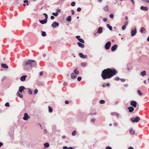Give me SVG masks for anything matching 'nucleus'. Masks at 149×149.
I'll return each instance as SVG.
<instances>
[{
    "label": "nucleus",
    "instance_id": "50",
    "mask_svg": "<svg viewBox=\"0 0 149 149\" xmlns=\"http://www.w3.org/2000/svg\"><path fill=\"white\" fill-rule=\"evenodd\" d=\"M107 18H103V21L104 22H106L107 21Z\"/></svg>",
    "mask_w": 149,
    "mask_h": 149
},
{
    "label": "nucleus",
    "instance_id": "35",
    "mask_svg": "<svg viewBox=\"0 0 149 149\" xmlns=\"http://www.w3.org/2000/svg\"><path fill=\"white\" fill-rule=\"evenodd\" d=\"M52 14L55 16H57L58 14L57 12H56V13H53Z\"/></svg>",
    "mask_w": 149,
    "mask_h": 149
},
{
    "label": "nucleus",
    "instance_id": "23",
    "mask_svg": "<svg viewBox=\"0 0 149 149\" xmlns=\"http://www.w3.org/2000/svg\"><path fill=\"white\" fill-rule=\"evenodd\" d=\"M1 66L2 68H8V66L5 64H1Z\"/></svg>",
    "mask_w": 149,
    "mask_h": 149
},
{
    "label": "nucleus",
    "instance_id": "30",
    "mask_svg": "<svg viewBox=\"0 0 149 149\" xmlns=\"http://www.w3.org/2000/svg\"><path fill=\"white\" fill-rule=\"evenodd\" d=\"M137 93L140 96H142L143 95L142 93L141 92V91L139 90H137Z\"/></svg>",
    "mask_w": 149,
    "mask_h": 149
},
{
    "label": "nucleus",
    "instance_id": "14",
    "mask_svg": "<svg viewBox=\"0 0 149 149\" xmlns=\"http://www.w3.org/2000/svg\"><path fill=\"white\" fill-rule=\"evenodd\" d=\"M77 45L80 47L84 48L85 47L84 45L79 42H77Z\"/></svg>",
    "mask_w": 149,
    "mask_h": 149
},
{
    "label": "nucleus",
    "instance_id": "4",
    "mask_svg": "<svg viewBox=\"0 0 149 149\" xmlns=\"http://www.w3.org/2000/svg\"><path fill=\"white\" fill-rule=\"evenodd\" d=\"M111 45V42L110 41H109L107 42L105 45V48L106 49H109Z\"/></svg>",
    "mask_w": 149,
    "mask_h": 149
},
{
    "label": "nucleus",
    "instance_id": "21",
    "mask_svg": "<svg viewBox=\"0 0 149 149\" xmlns=\"http://www.w3.org/2000/svg\"><path fill=\"white\" fill-rule=\"evenodd\" d=\"M146 31V29L144 27H142L140 29V32L141 33H143L144 32V33L145 32V31Z\"/></svg>",
    "mask_w": 149,
    "mask_h": 149
},
{
    "label": "nucleus",
    "instance_id": "6",
    "mask_svg": "<svg viewBox=\"0 0 149 149\" xmlns=\"http://www.w3.org/2000/svg\"><path fill=\"white\" fill-rule=\"evenodd\" d=\"M30 118V116L28 115L27 113H25L24 114V116L23 118V119L24 120H26L28 118Z\"/></svg>",
    "mask_w": 149,
    "mask_h": 149
},
{
    "label": "nucleus",
    "instance_id": "32",
    "mask_svg": "<svg viewBox=\"0 0 149 149\" xmlns=\"http://www.w3.org/2000/svg\"><path fill=\"white\" fill-rule=\"evenodd\" d=\"M44 146L45 147L47 148L49 147V144L48 143H46L44 144Z\"/></svg>",
    "mask_w": 149,
    "mask_h": 149
},
{
    "label": "nucleus",
    "instance_id": "41",
    "mask_svg": "<svg viewBox=\"0 0 149 149\" xmlns=\"http://www.w3.org/2000/svg\"><path fill=\"white\" fill-rule=\"evenodd\" d=\"M126 28V26H125V25H123L122 27V29L123 30H124Z\"/></svg>",
    "mask_w": 149,
    "mask_h": 149
},
{
    "label": "nucleus",
    "instance_id": "63",
    "mask_svg": "<svg viewBox=\"0 0 149 149\" xmlns=\"http://www.w3.org/2000/svg\"><path fill=\"white\" fill-rule=\"evenodd\" d=\"M128 86V85L127 84H125L124 85V86L127 87Z\"/></svg>",
    "mask_w": 149,
    "mask_h": 149
},
{
    "label": "nucleus",
    "instance_id": "33",
    "mask_svg": "<svg viewBox=\"0 0 149 149\" xmlns=\"http://www.w3.org/2000/svg\"><path fill=\"white\" fill-rule=\"evenodd\" d=\"M42 32V35L43 36H46V33L45 31H41Z\"/></svg>",
    "mask_w": 149,
    "mask_h": 149
},
{
    "label": "nucleus",
    "instance_id": "16",
    "mask_svg": "<svg viewBox=\"0 0 149 149\" xmlns=\"http://www.w3.org/2000/svg\"><path fill=\"white\" fill-rule=\"evenodd\" d=\"M39 22L42 24H44L46 23L47 22V20H46V19H44L43 20H39Z\"/></svg>",
    "mask_w": 149,
    "mask_h": 149
},
{
    "label": "nucleus",
    "instance_id": "29",
    "mask_svg": "<svg viewBox=\"0 0 149 149\" xmlns=\"http://www.w3.org/2000/svg\"><path fill=\"white\" fill-rule=\"evenodd\" d=\"M107 27L110 30H112V27L111 26H110L109 24H107Z\"/></svg>",
    "mask_w": 149,
    "mask_h": 149
},
{
    "label": "nucleus",
    "instance_id": "57",
    "mask_svg": "<svg viewBox=\"0 0 149 149\" xmlns=\"http://www.w3.org/2000/svg\"><path fill=\"white\" fill-rule=\"evenodd\" d=\"M132 69L131 68H128V67H127V70H128V71H130V70H132Z\"/></svg>",
    "mask_w": 149,
    "mask_h": 149
},
{
    "label": "nucleus",
    "instance_id": "39",
    "mask_svg": "<svg viewBox=\"0 0 149 149\" xmlns=\"http://www.w3.org/2000/svg\"><path fill=\"white\" fill-rule=\"evenodd\" d=\"M75 4L76 3L74 2H73L71 3V6H75Z\"/></svg>",
    "mask_w": 149,
    "mask_h": 149
},
{
    "label": "nucleus",
    "instance_id": "12",
    "mask_svg": "<svg viewBox=\"0 0 149 149\" xmlns=\"http://www.w3.org/2000/svg\"><path fill=\"white\" fill-rule=\"evenodd\" d=\"M111 115L112 116H115L117 117V118H118L119 116V114L118 113L115 112L111 113Z\"/></svg>",
    "mask_w": 149,
    "mask_h": 149
},
{
    "label": "nucleus",
    "instance_id": "36",
    "mask_svg": "<svg viewBox=\"0 0 149 149\" xmlns=\"http://www.w3.org/2000/svg\"><path fill=\"white\" fill-rule=\"evenodd\" d=\"M79 40L82 43H84V40L82 38L79 39Z\"/></svg>",
    "mask_w": 149,
    "mask_h": 149
},
{
    "label": "nucleus",
    "instance_id": "1",
    "mask_svg": "<svg viewBox=\"0 0 149 149\" xmlns=\"http://www.w3.org/2000/svg\"><path fill=\"white\" fill-rule=\"evenodd\" d=\"M118 71L114 68H108L102 71L101 76L104 80L107 78L110 79L117 73Z\"/></svg>",
    "mask_w": 149,
    "mask_h": 149
},
{
    "label": "nucleus",
    "instance_id": "56",
    "mask_svg": "<svg viewBox=\"0 0 149 149\" xmlns=\"http://www.w3.org/2000/svg\"><path fill=\"white\" fill-rule=\"evenodd\" d=\"M118 124L117 122H115L113 125L115 126H116Z\"/></svg>",
    "mask_w": 149,
    "mask_h": 149
},
{
    "label": "nucleus",
    "instance_id": "59",
    "mask_svg": "<svg viewBox=\"0 0 149 149\" xmlns=\"http://www.w3.org/2000/svg\"><path fill=\"white\" fill-rule=\"evenodd\" d=\"M29 94H32V91H31L30 90V89L29 91Z\"/></svg>",
    "mask_w": 149,
    "mask_h": 149
},
{
    "label": "nucleus",
    "instance_id": "13",
    "mask_svg": "<svg viewBox=\"0 0 149 149\" xmlns=\"http://www.w3.org/2000/svg\"><path fill=\"white\" fill-rule=\"evenodd\" d=\"M140 9L142 10L146 11L148 10V8L147 7H144L143 6H142L140 7Z\"/></svg>",
    "mask_w": 149,
    "mask_h": 149
},
{
    "label": "nucleus",
    "instance_id": "26",
    "mask_svg": "<svg viewBox=\"0 0 149 149\" xmlns=\"http://www.w3.org/2000/svg\"><path fill=\"white\" fill-rule=\"evenodd\" d=\"M77 68L75 69L74 71V72L75 74H79V72L78 70H77Z\"/></svg>",
    "mask_w": 149,
    "mask_h": 149
},
{
    "label": "nucleus",
    "instance_id": "9",
    "mask_svg": "<svg viewBox=\"0 0 149 149\" xmlns=\"http://www.w3.org/2000/svg\"><path fill=\"white\" fill-rule=\"evenodd\" d=\"M25 88L24 86H20L19 87V91L20 92L22 93Z\"/></svg>",
    "mask_w": 149,
    "mask_h": 149
},
{
    "label": "nucleus",
    "instance_id": "24",
    "mask_svg": "<svg viewBox=\"0 0 149 149\" xmlns=\"http://www.w3.org/2000/svg\"><path fill=\"white\" fill-rule=\"evenodd\" d=\"M108 8H109L108 5H107L104 7L103 10L105 11L106 12L108 10Z\"/></svg>",
    "mask_w": 149,
    "mask_h": 149
},
{
    "label": "nucleus",
    "instance_id": "42",
    "mask_svg": "<svg viewBox=\"0 0 149 149\" xmlns=\"http://www.w3.org/2000/svg\"><path fill=\"white\" fill-rule=\"evenodd\" d=\"M95 119H94V118L92 119L91 120L90 122H91L94 123L95 121Z\"/></svg>",
    "mask_w": 149,
    "mask_h": 149
},
{
    "label": "nucleus",
    "instance_id": "37",
    "mask_svg": "<svg viewBox=\"0 0 149 149\" xmlns=\"http://www.w3.org/2000/svg\"><path fill=\"white\" fill-rule=\"evenodd\" d=\"M76 131H75V130L72 133V135L73 136H75L76 134Z\"/></svg>",
    "mask_w": 149,
    "mask_h": 149
},
{
    "label": "nucleus",
    "instance_id": "22",
    "mask_svg": "<svg viewBox=\"0 0 149 149\" xmlns=\"http://www.w3.org/2000/svg\"><path fill=\"white\" fill-rule=\"evenodd\" d=\"M146 72L144 70L141 72L140 75L142 76H144L146 75Z\"/></svg>",
    "mask_w": 149,
    "mask_h": 149
},
{
    "label": "nucleus",
    "instance_id": "48",
    "mask_svg": "<svg viewBox=\"0 0 149 149\" xmlns=\"http://www.w3.org/2000/svg\"><path fill=\"white\" fill-rule=\"evenodd\" d=\"M120 79L119 78V77H116L115 78V79L116 80H117V81H118V80H119V79Z\"/></svg>",
    "mask_w": 149,
    "mask_h": 149
},
{
    "label": "nucleus",
    "instance_id": "49",
    "mask_svg": "<svg viewBox=\"0 0 149 149\" xmlns=\"http://www.w3.org/2000/svg\"><path fill=\"white\" fill-rule=\"evenodd\" d=\"M128 21H125L124 23L125 26H127L128 25Z\"/></svg>",
    "mask_w": 149,
    "mask_h": 149
},
{
    "label": "nucleus",
    "instance_id": "38",
    "mask_svg": "<svg viewBox=\"0 0 149 149\" xmlns=\"http://www.w3.org/2000/svg\"><path fill=\"white\" fill-rule=\"evenodd\" d=\"M100 102L101 104H103L105 103V101L104 100H101L100 101Z\"/></svg>",
    "mask_w": 149,
    "mask_h": 149
},
{
    "label": "nucleus",
    "instance_id": "40",
    "mask_svg": "<svg viewBox=\"0 0 149 149\" xmlns=\"http://www.w3.org/2000/svg\"><path fill=\"white\" fill-rule=\"evenodd\" d=\"M109 17L111 18H113L114 17V15L112 14H111L109 15Z\"/></svg>",
    "mask_w": 149,
    "mask_h": 149
},
{
    "label": "nucleus",
    "instance_id": "62",
    "mask_svg": "<svg viewBox=\"0 0 149 149\" xmlns=\"http://www.w3.org/2000/svg\"><path fill=\"white\" fill-rule=\"evenodd\" d=\"M43 132L44 133L46 134L47 133V131L46 130L44 129Z\"/></svg>",
    "mask_w": 149,
    "mask_h": 149
},
{
    "label": "nucleus",
    "instance_id": "64",
    "mask_svg": "<svg viewBox=\"0 0 149 149\" xmlns=\"http://www.w3.org/2000/svg\"><path fill=\"white\" fill-rule=\"evenodd\" d=\"M43 74V72H41L40 73V75L42 76Z\"/></svg>",
    "mask_w": 149,
    "mask_h": 149
},
{
    "label": "nucleus",
    "instance_id": "54",
    "mask_svg": "<svg viewBox=\"0 0 149 149\" xmlns=\"http://www.w3.org/2000/svg\"><path fill=\"white\" fill-rule=\"evenodd\" d=\"M106 149H112V148L110 146H107L106 147Z\"/></svg>",
    "mask_w": 149,
    "mask_h": 149
},
{
    "label": "nucleus",
    "instance_id": "11",
    "mask_svg": "<svg viewBox=\"0 0 149 149\" xmlns=\"http://www.w3.org/2000/svg\"><path fill=\"white\" fill-rule=\"evenodd\" d=\"M27 76L26 75H24L21 76L20 79L21 81H24L25 80Z\"/></svg>",
    "mask_w": 149,
    "mask_h": 149
},
{
    "label": "nucleus",
    "instance_id": "61",
    "mask_svg": "<svg viewBox=\"0 0 149 149\" xmlns=\"http://www.w3.org/2000/svg\"><path fill=\"white\" fill-rule=\"evenodd\" d=\"M69 103V102L68 100H66L65 101V103L66 104H68Z\"/></svg>",
    "mask_w": 149,
    "mask_h": 149
},
{
    "label": "nucleus",
    "instance_id": "52",
    "mask_svg": "<svg viewBox=\"0 0 149 149\" xmlns=\"http://www.w3.org/2000/svg\"><path fill=\"white\" fill-rule=\"evenodd\" d=\"M120 79L121 80V81L122 82H123L125 81V80L124 79Z\"/></svg>",
    "mask_w": 149,
    "mask_h": 149
},
{
    "label": "nucleus",
    "instance_id": "31",
    "mask_svg": "<svg viewBox=\"0 0 149 149\" xmlns=\"http://www.w3.org/2000/svg\"><path fill=\"white\" fill-rule=\"evenodd\" d=\"M63 149H73L72 147H69L68 148L67 147L64 146L63 147Z\"/></svg>",
    "mask_w": 149,
    "mask_h": 149
},
{
    "label": "nucleus",
    "instance_id": "2",
    "mask_svg": "<svg viewBox=\"0 0 149 149\" xmlns=\"http://www.w3.org/2000/svg\"><path fill=\"white\" fill-rule=\"evenodd\" d=\"M36 65V63L34 60H29L23 65L24 69L28 70L30 67H35Z\"/></svg>",
    "mask_w": 149,
    "mask_h": 149
},
{
    "label": "nucleus",
    "instance_id": "5",
    "mask_svg": "<svg viewBox=\"0 0 149 149\" xmlns=\"http://www.w3.org/2000/svg\"><path fill=\"white\" fill-rule=\"evenodd\" d=\"M137 32L136 27H135L134 29L132 30L131 32V35L133 36L135 35Z\"/></svg>",
    "mask_w": 149,
    "mask_h": 149
},
{
    "label": "nucleus",
    "instance_id": "7",
    "mask_svg": "<svg viewBox=\"0 0 149 149\" xmlns=\"http://www.w3.org/2000/svg\"><path fill=\"white\" fill-rule=\"evenodd\" d=\"M130 104L134 107H136L137 106V102L135 101H132L131 102Z\"/></svg>",
    "mask_w": 149,
    "mask_h": 149
},
{
    "label": "nucleus",
    "instance_id": "44",
    "mask_svg": "<svg viewBox=\"0 0 149 149\" xmlns=\"http://www.w3.org/2000/svg\"><path fill=\"white\" fill-rule=\"evenodd\" d=\"M81 79V77H79L77 78V79L78 81H80Z\"/></svg>",
    "mask_w": 149,
    "mask_h": 149
},
{
    "label": "nucleus",
    "instance_id": "46",
    "mask_svg": "<svg viewBox=\"0 0 149 149\" xmlns=\"http://www.w3.org/2000/svg\"><path fill=\"white\" fill-rule=\"evenodd\" d=\"M38 90L37 89H35V90H34V93L35 94H36L37 93H38Z\"/></svg>",
    "mask_w": 149,
    "mask_h": 149
},
{
    "label": "nucleus",
    "instance_id": "45",
    "mask_svg": "<svg viewBox=\"0 0 149 149\" xmlns=\"http://www.w3.org/2000/svg\"><path fill=\"white\" fill-rule=\"evenodd\" d=\"M5 106L6 107H9L10 106L9 103L8 102H6L5 104Z\"/></svg>",
    "mask_w": 149,
    "mask_h": 149
},
{
    "label": "nucleus",
    "instance_id": "27",
    "mask_svg": "<svg viewBox=\"0 0 149 149\" xmlns=\"http://www.w3.org/2000/svg\"><path fill=\"white\" fill-rule=\"evenodd\" d=\"M49 111V113H52L53 111V109L50 106H48Z\"/></svg>",
    "mask_w": 149,
    "mask_h": 149
},
{
    "label": "nucleus",
    "instance_id": "43",
    "mask_svg": "<svg viewBox=\"0 0 149 149\" xmlns=\"http://www.w3.org/2000/svg\"><path fill=\"white\" fill-rule=\"evenodd\" d=\"M28 2V1L27 0H25L24 1V3H27V5H29Z\"/></svg>",
    "mask_w": 149,
    "mask_h": 149
},
{
    "label": "nucleus",
    "instance_id": "55",
    "mask_svg": "<svg viewBox=\"0 0 149 149\" xmlns=\"http://www.w3.org/2000/svg\"><path fill=\"white\" fill-rule=\"evenodd\" d=\"M76 38L78 39L79 40V39H80L79 38L80 37V36H76Z\"/></svg>",
    "mask_w": 149,
    "mask_h": 149
},
{
    "label": "nucleus",
    "instance_id": "20",
    "mask_svg": "<svg viewBox=\"0 0 149 149\" xmlns=\"http://www.w3.org/2000/svg\"><path fill=\"white\" fill-rule=\"evenodd\" d=\"M129 132L131 134H135V131L133 130L132 128H130L129 129Z\"/></svg>",
    "mask_w": 149,
    "mask_h": 149
},
{
    "label": "nucleus",
    "instance_id": "25",
    "mask_svg": "<svg viewBox=\"0 0 149 149\" xmlns=\"http://www.w3.org/2000/svg\"><path fill=\"white\" fill-rule=\"evenodd\" d=\"M66 20L68 22L70 21L71 20V16L70 15L68 16L66 18Z\"/></svg>",
    "mask_w": 149,
    "mask_h": 149
},
{
    "label": "nucleus",
    "instance_id": "34",
    "mask_svg": "<svg viewBox=\"0 0 149 149\" xmlns=\"http://www.w3.org/2000/svg\"><path fill=\"white\" fill-rule=\"evenodd\" d=\"M17 95H18V96H19L20 98H22L23 97V95H22V94L19 93V92H17Z\"/></svg>",
    "mask_w": 149,
    "mask_h": 149
},
{
    "label": "nucleus",
    "instance_id": "17",
    "mask_svg": "<svg viewBox=\"0 0 149 149\" xmlns=\"http://www.w3.org/2000/svg\"><path fill=\"white\" fill-rule=\"evenodd\" d=\"M128 109L129 112H132L134 111V109L132 107H130L128 108Z\"/></svg>",
    "mask_w": 149,
    "mask_h": 149
},
{
    "label": "nucleus",
    "instance_id": "18",
    "mask_svg": "<svg viewBox=\"0 0 149 149\" xmlns=\"http://www.w3.org/2000/svg\"><path fill=\"white\" fill-rule=\"evenodd\" d=\"M102 29L101 27H100L99 28L98 30L97 31V33H102Z\"/></svg>",
    "mask_w": 149,
    "mask_h": 149
},
{
    "label": "nucleus",
    "instance_id": "15",
    "mask_svg": "<svg viewBox=\"0 0 149 149\" xmlns=\"http://www.w3.org/2000/svg\"><path fill=\"white\" fill-rule=\"evenodd\" d=\"M79 55L81 57L83 58H86L87 57L86 55H84L82 53H79Z\"/></svg>",
    "mask_w": 149,
    "mask_h": 149
},
{
    "label": "nucleus",
    "instance_id": "8",
    "mask_svg": "<svg viewBox=\"0 0 149 149\" xmlns=\"http://www.w3.org/2000/svg\"><path fill=\"white\" fill-rule=\"evenodd\" d=\"M118 45H114L111 47V50L112 52H114L115 51L118 47Z\"/></svg>",
    "mask_w": 149,
    "mask_h": 149
},
{
    "label": "nucleus",
    "instance_id": "53",
    "mask_svg": "<svg viewBox=\"0 0 149 149\" xmlns=\"http://www.w3.org/2000/svg\"><path fill=\"white\" fill-rule=\"evenodd\" d=\"M6 78V77L5 76H3L2 78V81H3L4 80H5Z\"/></svg>",
    "mask_w": 149,
    "mask_h": 149
},
{
    "label": "nucleus",
    "instance_id": "60",
    "mask_svg": "<svg viewBox=\"0 0 149 149\" xmlns=\"http://www.w3.org/2000/svg\"><path fill=\"white\" fill-rule=\"evenodd\" d=\"M71 11L72 12V15L74 14V11L73 10H71Z\"/></svg>",
    "mask_w": 149,
    "mask_h": 149
},
{
    "label": "nucleus",
    "instance_id": "47",
    "mask_svg": "<svg viewBox=\"0 0 149 149\" xmlns=\"http://www.w3.org/2000/svg\"><path fill=\"white\" fill-rule=\"evenodd\" d=\"M81 10V8L80 7H78L77 9V11L78 12H80Z\"/></svg>",
    "mask_w": 149,
    "mask_h": 149
},
{
    "label": "nucleus",
    "instance_id": "28",
    "mask_svg": "<svg viewBox=\"0 0 149 149\" xmlns=\"http://www.w3.org/2000/svg\"><path fill=\"white\" fill-rule=\"evenodd\" d=\"M87 65V63L85 62L82 63L81 64V65L82 67H85Z\"/></svg>",
    "mask_w": 149,
    "mask_h": 149
},
{
    "label": "nucleus",
    "instance_id": "10",
    "mask_svg": "<svg viewBox=\"0 0 149 149\" xmlns=\"http://www.w3.org/2000/svg\"><path fill=\"white\" fill-rule=\"evenodd\" d=\"M59 26V24L56 22H54L52 25V26L53 28H55L56 26Z\"/></svg>",
    "mask_w": 149,
    "mask_h": 149
},
{
    "label": "nucleus",
    "instance_id": "19",
    "mask_svg": "<svg viewBox=\"0 0 149 149\" xmlns=\"http://www.w3.org/2000/svg\"><path fill=\"white\" fill-rule=\"evenodd\" d=\"M71 77L72 79H74L77 77V76L74 75V73H72L71 74Z\"/></svg>",
    "mask_w": 149,
    "mask_h": 149
},
{
    "label": "nucleus",
    "instance_id": "51",
    "mask_svg": "<svg viewBox=\"0 0 149 149\" xmlns=\"http://www.w3.org/2000/svg\"><path fill=\"white\" fill-rule=\"evenodd\" d=\"M56 12H57V13H60L61 12V10L59 9H57Z\"/></svg>",
    "mask_w": 149,
    "mask_h": 149
},
{
    "label": "nucleus",
    "instance_id": "58",
    "mask_svg": "<svg viewBox=\"0 0 149 149\" xmlns=\"http://www.w3.org/2000/svg\"><path fill=\"white\" fill-rule=\"evenodd\" d=\"M50 18L51 19H53L54 18V17L53 16H51Z\"/></svg>",
    "mask_w": 149,
    "mask_h": 149
},
{
    "label": "nucleus",
    "instance_id": "3",
    "mask_svg": "<svg viewBox=\"0 0 149 149\" xmlns=\"http://www.w3.org/2000/svg\"><path fill=\"white\" fill-rule=\"evenodd\" d=\"M140 120V118L138 116H136L135 118H132L131 120L133 123H137Z\"/></svg>",
    "mask_w": 149,
    "mask_h": 149
}]
</instances>
